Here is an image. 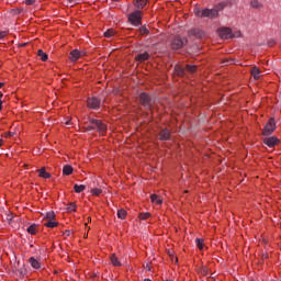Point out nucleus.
I'll use <instances>...</instances> for the list:
<instances>
[{
  "instance_id": "f257e3e1",
  "label": "nucleus",
  "mask_w": 281,
  "mask_h": 281,
  "mask_svg": "<svg viewBox=\"0 0 281 281\" xmlns=\"http://www.w3.org/2000/svg\"><path fill=\"white\" fill-rule=\"evenodd\" d=\"M225 5H227V3L221 2L214 9L195 10V14L196 16H200V19H216V16H218V12L224 10Z\"/></svg>"
},
{
  "instance_id": "f03ea898",
  "label": "nucleus",
  "mask_w": 281,
  "mask_h": 281,
  "mask_svg": "<svg viewBox=\"0 0 281 281\" xmlns=\"http://www.w3.org/2000/svg\"><path fill=\"white\" fill-rule=\"evenodd\" d=\"M92 125L88 126V131H98L100 135H104L106 133V124L102 123L100 120L92 119L90 120Z\"/></svg>"
},
{
  "instance_id": "7ed1b4c3",
  "label": "nucleus",
  "mask_w": 281,
  "mask_h": 281,
  "mask_svg": "<svg viewBox=\"0 0 281 281\" xmlns=\"http://www.w3.org/2000/svg\"><path fill=\"white\" fill-rule=\"evenodd\" d=\"M170 45L171 49H182V47H186V45H188V37H181L180 35L175 36Z\"/></svg>"
},
{
  "instance_id": "20e7f679",
  "label": "nucleus",
  "mask_w": 281,
  "mask_h": 281,
  "mask_svg": "<svg viewBox=\"0 0 281 281\" xmlns=\"http://www.w3.org/2000/svg\"><path fill=\"white\" fill-rule=\"evenodd\" d=\"M175 69L178 76H186V71H188L189 74L196 72V66L194 65H187L186 68H183V66H176Z\"/></svg>"
},
{
  "instance_id": "39448f33",
  "label": "nucleus",
  "mask_w": 281,
  "mask_h": 281,
  "mask_svg": "<svg viewBox=\"0 0 281 281\" xmlns=\"http://www.w3.org/2000/svg\"><path fill=\"white\" fill-rule=\"evenodd\" d=\"M139 100H140V104L148 110L153 109V98L150 97V94L143 92L139 95Z\"/></svg>"
},
{
  "instance_id": "423d86ee",
  "label": "nucleus",
  "mask_w": 281,
  "mask_h": 281,
  "mask_svg": "<svg viewBox=\"0 0 281 281\" xmlns=\"http://www.w3.org/2000/svg\"><path fill=\"white\" fill-rule=\"evenodd\" d=\"M128 21L132 25H142V11L136 10L128 15Z\"/></svg>"
},
{
  "instance_id": "0eeeda50",
  "label": "nucleus",
  "mask_w": 281,
  "mask_h": 281,
  "mask_svg": "<svg viewBox=\"0 0 281 281\" xmlns=\"http://www.w3.org/2000/svg\"><path fill=\"white\" fill-rule=\"evenodd\" d=\"M276 131V119H269L268 123L266 124L262 135L269 136Z\"/></svg>"
},
{
  "instance_id": "6e6552de",
  "label": "nucleus",
  "mask_w": 281,
  "mask_h": 281,
  "mask_svg": "<svg viewBox=\"0 0 281 281\" xmlns=\"http://www.w3.org/2000/svg\"><path fill=\"white\" fill-rule=\"evenodd\" d=\"M86 55L87 53H85V50L74 49L69 55V59L71 60V63H76V60L82 58V56Z\"/></svg>"
},
{
  "instance_id": "1a4fd4ad",
  "label": "nucleus",
  "mask_w": 281,
  "mask_h": 281,
  "mask_svg": "<svg viewBox=\"0 0 281 281\" xmlns=\"http://www.w3.org/2000/svg\"><path fill=\"white\" fill-rule=\"evenodd\" d=\"M87 104L89 109H100L101 101L97 97L88 98Z\"/></svg>"
},
{
  "instance_id": "9d476101",
  "label": "nucleus",
  "mask_w": 281,
  "mask_h": 281,
  "mask_svg": "<svg viewBox=\"0 0 281 281\" xmlns=\"http://www.w3.org/2000/svg\"><path fill=\"white\" fill-rule=\"evenodd\" d=\"M279 142H280V139H278V137H276V136L266 137L263 139V144H266V146H268L269 148H273V146H278Z\"/></svg>"
},
{
  "instance_id": "9b49d317",
  "label": "nucleus",
  "mask_w": 281,
  "mask_h": 281,
  "mask_svg": "<svg viewBox=\"0 0 281 281\" xmlns=\"http://www.w3.org/2000/svg\"><path fill=\"white\" fill-rule=\"evenodd\" d=\"M221 38H234V34H232V29L223 27L220 30Z\"/></svg>"
},
{
  "instance_id": "f8f14e48",
  "label": "nucleus",
  "mask_w": 281,
  "mask_h": 281,
  "mask_svg": "<svg viewBox=\"0 0 281 281\" xmlns=\"http://www.w3.org/2000/svg\"><path fill=\"white\" fill-rule=\"evenodd\" d=\"M160 142H168L170 139V130L164 128L158 134Z\"/></svg>"
},
{
  "instance_id": "ddd939ff",
  "label": "nucleus",
  "mask_w": 281,
  "mask_h": 281,
  "mask_svg": "<svg viewBox=\"0 0 281 281\" xmlns=\"http://www.w3.org/2000/svg\"><path fill=\"white\" fill-rule=\"evenodd\" d=\"M190 36H195V38H204L205 32L201 29H193L189 31Z\"/></svg>"
},
{
  "instance_id": "4468645a",
  "label": "nucleus",
  "mask_w": 281,
  "mask_h": 281,
  "mask_svg": "<svg viewBox=\"0 0 281 281\" xmlns=\"http://www.w3.org/2000/svg\"><path fill=\"white\" fill-rule=\"evenodd\" d=\"M110 260H111L113 267H122V261L117 258V256L115 254H112L110 256Z\"/></svg>"
},
{
  "instance_id": "2eb2a0df",
  "label": "nucleus",
  "mask_w": 281,
  "mask_h": 281,
  "mask_svg": "<svg viewBox=\"0 0 281 281\" xmlns=\"http://www.w3.org/2000/svg\"><path fill=\"white\" fill-rule=\"evenodd\" d=\"M148 58H150V55L148 53H142V54H138L135 59L138 63H144L145 60H148Z\"/></svg>"
},
{
  "instance_id": "dca6fc26",
  "label": "nucleus",
  "mask_w": 281,
  "mask_h": 281,
  "mask_svg": "<svg viewBox=\"0 0 281 281\" xmlns=\"http://www.w3.org/2000/svg\"><path fill=\"white\" fill-rule=\"evenodd\" d=\"M26 232L31 234V236H36V233L38 232V225L32 224L27 227Z\"/></svg>"
},
{
  "instance_id": "f3484780",
  "label": "nucleus",
  "mask_w": 281,
  "mask_h": 281,
  "mask_svg": "<svg viewBox=\"0 0 281 281\" xmlns=\"http://www.w3.org/2000/svg\"><path fill=\"white\" fill-rule=\"evenodd\" d=\"M29 262H30L31 267H33V269H40L41 268V262H38V260L34 257H31L29 259Z\"/></svg>"
},
{
  "instance_id": "a211bd4d",
  "label": "nucleus",
  "mask_w": 281,
  "mask_h": 281,
  "mask_svg": "<svg viewBox=\"0 0 281 281\" xmlns=\"http://www.w3.org/2000/svg\"><path fill=\"white\" fill-rule=\"evenodd\" d=\"M260 68L252 67L251 68V76L255 78V80H260Z\"/></svg>"
},
{
  "instance_id": "6ab92c4d",
  "label": "nucleus",
  "mask_w": 281,
  "mask_h": 281,
  "mask_svg": "<svg viewBox=\"0 0 281 281\" xmlns=\"http://www.w3.org/2000/svg\"><path fill=\"white\" fill-rule=\"evenodd\" d=\"M147 3H148V0H136L135 7L138 8V10H144Z\"/></svg>"
},
{
  "instance_id": "aec40b11",
  "label": "nucleus",
  "mask_w": 281,
  "mask_h": 281,
  "mask_svg": "<svg viewBox=\"0 0 281 281\" xmlns=\"http://www.w3.org/2000/svg\"><path fill=\"white\" fill-rule=\"evenodd\" d=\"M55 218H56V213H54V211H50V212L46 213L43 221L44 222L54 221Z\"/></svg>"
},
{
  "instance_id": "412c9836",
  "label": "nucleus",
  "mask_w": 281,
  "mask_h": 281,
  "mask_svg": "<svg viewBox=\"0 0 281 281\" xmlns=\"http://www.w3.org/2000/svg\"><path fill=\"white\" fill-rule=\"evenodd\" d=\"M44 227H49V228L58 227V222L54 220L46 221L44 222Z\"/></svg>"
},
{
  "instance_id": "4be33fe9",
  "label": "nucleus",
  "mask_w": 281,
  "mask_h": 281,
  "mask_svg": "<svg viewBox=\"0 0 281 281\" xmlns=\"http://www.w3.org/2000/svg\"><path fill=\"white\" fill-rule=\"evenodd\" d=\"M74 172V167L65 165L63 168V175L69 176Z\"/></svg>"
},
{
  "instance_id": "5701e85b",
  "label": "nucleus",
  "mask_w": 281,
  "mask_h": 281,
  "mask_svg": "<svg viewBox=\"0 0 281 281\" xmlns=\"http://www.w3.org/2000/svg\"><path fill=\"white\" fill-rule=\"evenodd\" d=\"M74 190L77 194H80V192H85V190H87V187L85 184H75Z\"/></svg>"
},
{
  "instance_id": "b1692460",
  "label": "nucleus",
  "mask_w": 281,
  "mask_h": 281,
  "mask_svg": "<svg viewBox=\"0 0 281 281\" xmlns=\"http://www.w3.org/2000/svg\"><path fill=\"white\" fill-rule=\"evenodd\" d=\"M37 56L41 58V60H42L43 63H45V61L47 60V58H48V56L46 55L45 52H43V49H38V50H37Z\"/></svg>"
},
{
  "instance_id": "393cba45",
  "label": "nucleus",
  "mask_w": 281,
  "mask_h": 281,
  "mask_svg": "<svg viewBox=\"0 0 281 281\" xmlns=\"http://www.w3.org/2000/svg\"><path fill=\"white\" fill-rule=\"evenodd\" d=\"M150 199H151V203H157V205H161V203H164V201L159 199L157 194H151Z\"/></svg>"
},
{
  "instance_id": "a878e982",
  "label": "nucleus",
  "mask_w": 281,
  "mask_h": 281,
  "mask_svg": "<svg viewBox=\"0 0 281 281\" xmlns=\"http://www.w3.org/2000/svg\"><path fill=\"white\" fill-rule=\"evenodd\" d=\"M40 177H42L43 179H49L52 177V175H49V172L45 171V168L40 169Z\"/></svg>"
},
{
  "instance_id": "bb28decb",
  "label": "nucleus",
  "mask_w": 281,
  "mask_h": 281,
  "mask_svg": "<svg viewBox=\"0 0 281 281\" xmlns=\"http://www.w3.org/2000/svg\"><path fill=\"white\" fill-rule=\"evenodd\" d=\"M105 38H111L112 36H115V31L113 29H109L104 32Z\"/></svg>"
},
{
  "instance_id": "cd10ccee",
  "label": "nucleus",
  "mask_w": 281,
  "mask_h": 281,
  "mask_svg": "<svg viewBox=\"0 0 281 281\" xmlns=\"http://www.w3.org/2000/svg\"><path fill=\"white\" fill-rule=\"evenodd\" d=\"M117 216H119V218L124 221V218H126V210H124V209L119 210L117 211Z\"/></svg>"
},
{
  "instance_id": "c85d7f7f",
  "label": "nucleus",
  "mask_w": 281,
  "mask_h": 281,
  "mask_svg": "<svg viewBox=\"0 0 281 281\" xmlns=\"http://www.w3.org/2000/svg\"><path fill=\"white\" fill-rule=\"evenodd\" d=\"M91 194H93V196H100V194H102V190L98 188L91 189Z\"/></svg>"
},
{
  "instance_id": "c756f323",
  "label": "nucleus",
  "mask_w": 281,
  "mask_h": 281,
  "mask_svg": "<svg viewBox=\"0 0 281 281\" xmlns=\"http://www.w3.org/2000/svg\"><path fill=\"white\" fill-rule=\"evenodd\" d=\"M250 5H251V8H256V9L262 7V4H260V2H258V0H251Z\"/></svg>"
},
{
  "instance_id": "7c9ffc66",
  "label": "nucleus",
  "mask_w": 281,
  "mask_h": 281,
  "mask_svg": "<svg viewBox=\"0 0 281 281\" xmlns=\"http://www.w3.org/2000/svg\"><path fill=\"white\" fill-rule=\"evenodd\" d=\"M139 218H140V221H146V220L150 218V213H140Z\"/></svg>"
},
{
  "instance_id": "2f4dec72",
  "label": "nucleus",
  "mask_w": 281,
  "mask_h": 281,
  "mask_svg": "<svg viewBox=\"0 0 281 281\" xmlns=\"http://www.w3.org/2000/svg\"><path fill=\"white\" fill-rule=\"evenodd\" d=\"M195 245L199 249H203V239L196 238L195 239Z\"/></svg>"
},
{
  "instance_id": "473e14b6",
  "label": "nucleus",
  "mask_w": 281,
  "mask_h": 281,
  "mask_svg": "<svg viewBox=\"0 0 281 281\" xmlns=\"http://www.w3.org/2000/svg\"><path fill=\"white\" fill-rule=\"evenodd\" d=\"M68 212H76V203L71 202L68 207H67Z\"/></svg>"
},
{
  "instance_id": "72a5a7b5",
  "label": "nucleus",
  "mask_w": 281,
  "mask_h": 281,
  "mask_svg": "<svg viewBox=\"0 0 281 281\" xmlns=\"http://www.w3.org/2000/svg\"><path fill=\"white\" fill-rule=\"evenodd\" d=\"M139 33L144 35V34H148L149 31H148V29L146 26H140Z\"/></svg>"
},
{
  "instance_id": "f704fd0d",
  "label": "nucleus",
  "mask_w": 281,
  "mask_h": 281,
  "mask_svg": "<svg viewBox=\"0 0 281 281\" xmlns=\"http://www.w3.org/2000/svg\"><path fill=\"white\" fill-rule=\"evenodd\" d=\"M24 3L25 5H34V3H36V0H25Z\"/></svg>"
},
{
  "instance_id": "c9c22d12",
  "label": "nucleus",
  "mask_w": 281,
  "mask_h": 281,
  "mask_svg": "<svg viewBox=\"0 0 281 281\" xmlns=\"http://www.w3.org/2000/svg\"><path fill=\"white\" fill-rule=\"evenodd\" d=\"M7 35H8V33L5 31L0 32V41L2 38H5Z\"/></svg>"
},
{
  "instance_id": "e433bc0d",
  "label": "nucleus",
  "mask_w": 281,
  "mask_h": 281,
  "mask_svg": "<svg viewBox=\"0 0 281 281\" xmlns=\"http://www.w3.org/2000/svg\"><path fill=\"white\" fill-rule=\"evenodd\" d=\"M69 1V3H72L74 5H76V3H80V1H82V0H68Z\"/></svg>"
},
{
  "instance_id": "4c0bfd02",
  "label": "nucleus",
  "mask_w": 281,
  "mask_h": 281,
  "mask_svg": "<svg viewBox=\"0 0 281 281\" xmlns=\"http://www.w3.org/2000/svg\"><path fill=\"white\" fill-rule=\"evenodd\" d=\"M64 236H66V237L71 236V231H65V232H64Z\"/></svg>"
},
{
  "instance_id": "58836bf2",
  "label": "nucleus",
  "mask_w": 281,
  "mask_h": 281,
  "mask_svg": "<svg viewBox=\"0 0 281 281\" xmlns=\"http://www.w3.org/2000/svg\"><path fill=\"white\" fill-rule=\"evenodd\" d=\"M14 135V133H12V132H7L5 133V137H12Z\"/></svg>"
},
{
  "instance_id": "ea45409f",
  "label": "nucleus",
  "mask_w": 281,
  "mask_h": 281,
  "mask_svg": "<svg viewBox=\"0 0 281 281\" xmlns=\"http://www.w3.org/2000/svg\"><path fill=\"white\" fill-rule=\"evenodd\" d=\"M202 273H203V276H207V269L204 268V269L202 270Z\"/></svg>"
},
{
  "instance_id": "a19ab883",
  "label": "nucleus",
  "mask_w": 281,
  "mask_h": 281,
  "mask_svg": "<svg viewBox=\"0 0 281 281\" xmlns=\"http://www.w3.org/2000/svg\"><path fill=\"white\" fill-rule=\"evenodd\" d=\"M1 109H3V101L2 100H0V111H1Z\"/></svg>"
},
{
  "instance_id": "79ce46f5",
  "label": "nucleus",
  "mask_w": 281,
  "mask_h": 281,
  "mask_svg": "<svg viewBox=\"0 0 281 281\" xmlns=\"http://www.w3.org/2000/svg\"><path fill=\"white\" fill-rule=\"evenodd\" d=\"M70 125H71V121H67L66 126H70Z\"/></svg>"
},
{
  "instance_id": "37998d69",
  "label": "nucleus",
  "mask_w": 281,
  "mask_h": 281,
  "mask_svg": "<svg viewBox=\"0 0 281 281\" xmlns=\"http://www.w3.org/2000/svg\"><path fill=\"white\" fill-rule=\"evenodd\" d=\"M3 85H4L3 82H0V89H1V87H3Z\"/></svg>"
},
{
  "instance_id": "c03bdc74",
  "label": "nucleus",
  "mask_w": 281,
  "mask_h": 281,
  "mask_svg": "<svg viewBox=\"0 0 281 281\" xmlns=\"http://www.w3.org/2000/svg\"><path fill=\"white\" fill-rule=\"evenodd\" d=\"M1 98H3V93H0V100H1Z\"/></svg>"
},
{
  "instance_id": "a18cd8bd",
  "label": "nucleus",
  "mask_w": 281,
  "mask_h": 281,
  "mask_svg": "<svg viewBox=\"0 0 281 281\" xmlns=\"http://www.w3.org/2000/svg\"><path fill=\"white\" fill-rule=\"evenodd\" d=\"M144 281H153V280H150V279H145Z\"/></svg>"
},
{
  "instance_id": "49530a36",
  "label": "nucleus",
  "mask_w": 281,
  "mask_h": 281,
  "mask_svg": "<svg viewBox=\"0 0 281 281\" xmlns=\"http://www.w3.org/2000/svg\"><path fill=\"white\" fill-rule=\"evenodd\" d=\"M2 142H3V140H0V146H2Z\"/></svg>"
},
{
  "instance_id": "de8ad7c7",
  "label": "nucleus",
  "mask_w": 281,
  "mask_h": 281,
  "mask_svg": "<svg viewBox=\"0 0 281 281\" xmlns=\"http://www.w3.org/2000/svg\"><path fill=\"white\" fill-rule=\"evenodd\" d=\"M112 1H120V0H112Z\"/></svg>"
}]
</instances>
